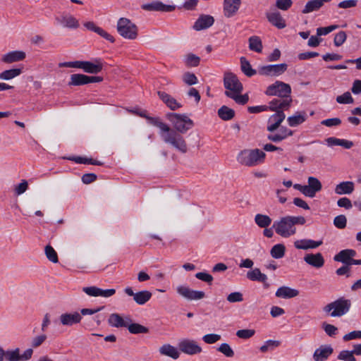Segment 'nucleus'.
Returning <instances> with one entry per match:
<instances>
[{
  "mask_svg": "<svg viewBox=\"0 0 361 361\" xmlns=\"http://www.w3.org/2000/svg\"><path fill=\"white\" fill-rule=\"evenodd\" d=\"M157 94L159 99L171 109L175 111L182 107V104L179 103L175 98L171 97L163 91H158Z\"/></svg>",
  "mask_w": 361,
  "mask_h": 361,
  "instance_id": "nucleus-19",
  "label": "nucleus"
},
{
  "mask_svg": "<svg viewBox=\"0 0 361 361\" xmlns=\"http://www.w3.org/2000/svg\"><path fill=\"white\" fill-rule=\"evenodd\" d=\"M82 291L92 297L109 298L116 293V290L114 288L104 290L97 286L83 287Z\"/></svg>",
  "mask_w": 361,
  "mask_h": 361,
  "instance_id": "nucleus-15",
  "label": "nucleus"
},
{
  "mask_svg": "<svg viewBox=\"0 0 361 361\" xmlns=\"http://www.w3.org/2000/svg\"><path fill=\"white\" fill-rule=\"evenodd\" d=\"M25 56V53L23 51H12L4 54L1 61L6 63H11L23 61Z\"/></svg>",
  "mask_w": 361,
  "mask_h": 361,
  "instance_id": "nucleus-29",
  "label": "nucleus"
},
{
  "mask_svg": "<svg viewBox=\"0 0 361 361\" xmlns=\"http://www.w3.org/2000/svg\"><path fill=\"white\" fill-rule=\"evenodd\" d=\"M288 65L285 63L267 65L259 68L258 72L262 75L279 76L286 71Z\"/></svg>",
  "mask_w": 361,
  "mask_h": 361,
  "instance_id": "nucleus-10",
  "label": "nucleus"
},
{
  "mask_svg": "<svg viewBox=\"0 0 361 361\" xmlns=\"http://www.w3.org/2000/svg\"><path fill=\"white\" fill-rule=\"evenodd\" d=\"M195 277L197 279L206 282L209 284H212L214 279L211 274L206 272H198L195 274Z\"/></svg>",
  "mask_w": 361,
  "mask_h": 361,
  "instance_id": "nucleus-62",
  "label": "nucleus"
},
{
  "mask_svg": "<svg viewBox=\"0 0 361 361\" xmlns=\"http://www.w3.org/2000/svg\"><path fill=\"white\" fill-rule=\"evenodd\" d=\"M356 251L352 249H345L340 251L334 257V261L342 262L350 266L352 258L356 255Z\"/></svg>",
  "mask_w": 361,
  "mask_h": 361,
  "instance_id": "nucleus-22",
  "label": "nucleus"
},
{
  "mask_svg": "<svg viewBox=\"0 0 361 361\" xmlns=\"http://www.w3.org/2000/svg\"><path fill=\"white\" fill-rule=\"evenodd\" d=\"M166 116L171 123L173 127V130L180 136L194 126L193 121L186 114L168 113Z\"/></svg>",
  "mask_w": 361,
  "mask_h": 361,
  "instance_id": "nucleus-2",
  "label": "nucleus"
},
{
  "mask_svg": "<svg viewBox=\"0 0 361 361\" xmlns=\"http://www.w3.org/2000/svg\"><path fill=\"white\" fill-rule=\"evenodd\" d=\"M21 73V68H11L9 70H6L0 73V79L9 80L20 75Z\"/></svg>",
  "mask_w": 361,
  "mask_h": 361,
  "instance_id": "nucleus-41",
  "label": "nucleus"
},
{
  "mask_svg": "<svg viewBox=\"0 0 361 361\" xmlns=\"http://www.w3.org/2000/svg\"><path fill=\"white\" fill-rule=\"evenodd\" d=\"M103 80V78L100 76H89L81 73L72 74L68 86H81L89 83L100 82Z\"/></svg>",
  "mask_w": 361,
  "mask_h": 361,
  "instance_id": "nucleus-9",
  "label": "nucleus"
},
{
  "mask_svg": "<svg viewBox=\"0 0 361 361\" xmlns=\"http://www.w3.org/2000/svg\"><path fill=\"white\" fill-rule=\"evenodd\" d=\"M117 31L123 38L135 39L137 37V25L128 18H121L117 23Z\"/></svg>",
  "mask_w": 361,
  "mask_h": 361,
  "instance_id": "nucleus-5",
  "label": "nucleus"
},
{
  "mask_svg": "<svg viewBox=\"0 0 361 361\" xmlns=\"http://www.w3.org/2000/svg\"><path fill=\"white\" fill-rule=\"evenodd\" d=\"M203 341L208 344H212L221 339V336L216 334H208L203 336Z\"/></svg>",
  "mask_w": 361,
  "mask_h": 361,
  "instance_id": "nucleus-61",
  "label": "nucleus"
},
{
  "mask_svg": "<svg viewBox=\"0 0 361 361\" xmlns=\"http://www.w3.org/2000/svg\"><path fill=\"white\" fill-rule=\"evenodd\" d=\"M266 154L259 149H244L238 155V161L246 166H254L264 161Z\"/></svg>",
  "mask_w": 361,
  "mask_h": 361,
  "instance_id": "nucleus-3",
  "label": "nucleus"
},
{
  "mask_svg": "<svg viewBox=\"0 0 361 361\" xmlns=\"http://www.w3.org/2000/svg\"><path fill=\"white\" fill-rule=\"evenodd\" d=\"M286 252V247L283 244H276L274 245L271 250L270 255L274 259H281L284 257Z\"/></svg>",
  "mask_w": 361,
  "mask_h": 361,
  "instance_id": "nucleus-43",
  "label": "nucleus"
},
{
  "mask_svg": "<svg viewBox=\"0 0 361 361\" xmlns=\"http://www.w3.org/2000/svg\"><path fill=\"white\" fill-rule=\"evenodd\" d=\"M176 291L180 296L188 300H201L205 297L204 291L194 290L185 286H178Z\"/></svg>",
  "mask_w": 361,
  "mask_h": 361,
  "instance_id": "nucleus-11",
  "label": "nucleus"
},
{
  "mask_svg": "<svg viewBox=\"0 0 361 361\" xmlns=\"http://www.w3.org/2000/svg\"><path fill=\"white\" fill-rule=\"evenodd\" d=\"M350 307V300L341 297L324 306L323 310L324 312L330 314L332 317H338L348 313Z\"/></svg>",
  "mask_w": 361,
  "mask_h": 361,
  "instance_id": "nucleus-4",
  "label": "nucleus"
},
{
  "mask_svg": "<svg viewBox=\"0 0 361 361\" xmlns=\"http://www.w3.org/2000/svg\"><path fill=\"white\" fill-rule=\"evenodd\" d=\"M179 350L188 355H195L202 352V348L193 340L184 339L178 344Z\"/></svg>",
  "mask_w": 361,
  "mask_h": 361,
  "instance_id": "nucleus-13",
  "label": "nucleus"
},
{
  "mask_svg": "<svg viewBox=\"0 0 361 361\" xmlns=\"http://www.w3.org/2000/svg\"><path fill=\"white\" fill-rule=\"evenodd\" d=\"M183 80L188 85H193L197 83L196 75L190 72H186L183 74Z\"/></svg>",
  "mask_w": 361,
  "mask_h": 361,
  "instance_id": "nucleus-53",
  "label": "nucleus"
},
{
  "mask_svg": "<svg viewBox=\"0 0 361 361\" xmlns=\"http://www.w3.org/2000/svg\"><path fill=\"white\" fill-rule=\"evenodd\" d=\"M246 276L250 281L263 283L265 288H268L269 286V284L267 282V275L262 273L259 268H255L254 269L248 271Z\"/></svg>",
  "mask_w": 361,
  "mask_h": 361,
  "instance_id": "nucleus-24",
  "label": "nucleus"
},
{
  "mask_svg": "<svg viewBox=\"0 0 361 361\" xmlns=\"http://www.w3.org/2000/svg\"><path fill=\"white\" fill-rule=\"evenodd\" d=\"M56 20L62 25L63 27L75 29L79 27V23L78 20L70 14L62 15L56 17Z\"/></svg>",
  "mask_w": 361,
  "mask_h": 361,
  "instance_id": "nucleus-27",
  "label": "nucleus"
},
{
  "mask_svg": "<svg viewBox=\"0 0 361 361\" xmlns=\"http://www.w3.org/2000/svg\"><path fill=\"white\" fill-rule=\"evenodd\" d=\"M224 86L226 90L224 92L226 96V93L235 94L241 93L243 90V86L241 82L238 78L237 75L231 72H226L224 75Z\"/></svg>",
  "mask_w": 361,
  "mask_h": 361,
  "instance_id": "nucleus-8",
  "label": "nucleus"
},
{
  "mask_svg": "<svg viewBox=\"0 0 361 361\" xmlns=\"http://www.w3.org/2000/svg\"><path fill=\"white\" fill-rule=\"evenodd\" d=\"M334 349L331 345H321L313 354L314 361H326L333 353Z\"/></svg>",
  "mask_w": 361,
  "mask_h": 361,
  "instance_id": "nucleus-21",
  "label": "nucleus"
},
{
  "mask_svg": "<svg viewBox=\"0 0 361 361\" xmlns=\"http://www.w3.org/2000/svg\"><path fill=\"white\" fill-rule=\"evenodd\" d=\"M241 0H224V13L227 18L233 16L238 11Z\"/></svg>",
  "mask_w": 361,
  "mask_h": 361,
  "instance_id": "nucleus-20",
  "label": "nucleus"
},
{
  "mask_svg": "<svg viewBox=\"0 0 361 361\" xmlns=\"http://www.w3.org/2000/svg\"><path fill=\"white\" fill-rule=\"evenodd\" d=\"M28 188V183L26 180H22L21 183L16 186L14 189L16 195H20L24 193Z\"/></svg>",
  "mask_w": 361,
  "mask_h": 361,
  "instance_id": "nucleus-60",
  "label": "nucleus"
},
{
  "mask_svg": "<svg viewBox=\"0 0 361 361\" xmlns=\"http://www.w3.org/2000/svg\"><path fill=\"white\" fill-rule=\"evenodd\" d=\"M226 97L233 99L237 104L244 105L247 103L249 97L247 94H240V93L230 94L226 93Z\"/></svg>",
  "mask_w": 361,
  "mask_h": 361,
  "instance_id": "nucleus-45",
  "label": "nucleus"
},
{
  "mask_svg": "<svg viewBox=\"0 0 361 361\" xmlns=\"http://www.w3.org/2000/svg\"><path fill=\"white\" fill-rule=\"evenodd\" d=\"M85 61H75L61 63L60 67L80 68L83 70Z\"/></svg>",
  "mask_w": 361,
  "mask_h": 361,
  "instance_id": "nucleus-52",
  "label": "nucleus"
},
{
  "mask_svg": "<svg viewBox=\"0 0 361 361\" xmlns=\"http://www.w3.org/2000/svg\"><path fill=\"white\" fill-rule=\"evenodd\" d=\"M142 8L147 11L171 12L176 9L174 5H167L159 1H154L142 5Z\"/></svg>",
  "mask_w": 361,
  "mask_h": 361,
  "instance_id": "nucleus-14",
  "label": "nucleus"
},
{
  "mask_svg": "<svg viewBox=\"0 0 361 361\" xmlns=\"http://www.w3.org/2000/svg\"><path fill=\"white\" fill-rule=\"evenodd\" d=\"M304 261L315 268H321L324 264V259L320 252L316 254H307L304 257Z\"/></svg>",
  "mask_w": 361,
  "mask_h": 361,
  "instance_id": "nucleus-26",
  "label": "nucleus"
},
{
  "mask_svg": "<svg viewBox=\"0 0 361 361\" xmlns=\"http://www.w3.org/2000/svg\"><path fill=\"white\" fill-rule=\"evenodd\" d=\"M338 27L337 25H332L328 27H321L317 29V36L326 35Z\"/></svg>",
  "mask_w": 361,
  "mask_h": 361,
  "instance_id": "nucleus-56",
  "label": "nucleus"
},
{
  "mask_svg": "<svg viewBox=\"0 0 361 361\" xmlns=\"http://www.w3.org/2000/svg\"><path fill=\"white\" fill-rule=\"evenodd\" d=\"M307 188L308 197H314L317 192H319L322 189V185L320 180L313 176H310L307 179Z\"/></svg>",
  "mask_w": 361,
  "mask_h": 361,
  "instance_id": "nucleus-23",
  "label": "nucleus"
},
{
  "mask_svg": "<svg viewBox=\"0 0 361 361\" xmlns=\"http://www.w3.org/2000/svg\"><path fill=\"white\" fill-rule=\"evenodd\" d=\"M267 18L270 23L279 29H283L286 26L284 19L279 11L267 13Z\"/></svg>",
  "mask_w": 361,
  "mask_h": 361,
  "instance_id": "nucleus-30",
  "label": "nucleus"
},
{
  "mask_svg": "<svg viewBox=\"0 0 361 361\" xmlns=\"http://www.w3.org/2000/svg\"><path fill=\"white\" fill-rule=\"evenodd\" d=\"M159 353L174 360L178 359L180 356V353L177 348L170 344H164L160 347Z\"/></svg>",
  "mask_w": 361,
  "mask_h": 361,
  "instance_id": "nucleus-34",
  "label": "nucleus"
},
{
  "mask_svg": "<svg viewBox=\"0 0 361 361\" xmlns=\"http://www.w3.org/2000/svg\"><path fill=\"white\" fill-rule=\"evenodd\" d=\"M337 359L343 361H356V358L353 355L352 351L348 350H341L339 353Z\"/></svg>",
  "mask_w": 361,
  "mask_h": 361,
  "instance_id": "nucleus-49",
  "label": "nucleus"
},
{
  "mask_svg": "<svg viewBox=\"0 0 361 361\" xmlns=\"http://www.w3.org/2000/svg\"><path fill=\"white\" fill-rule=\"evenodd\" d=\"M249 49L257 53L262 51V43L260 38L257 36H252L249 38Z\"/></svg>",
  "mask_w": 361,
  "mask_h": 361,
  "instance_id": "nucleus-44",
  "label": "nucleus"
},
{
  "mask_svg": "<svg viewBox=\"0 0 361 361\" xmlns=\"http://www.w3.org/2000/svg\"><path fill=\"white\" fill-rule=\"evenodd\" d=\"M200 58L195 54H189L186 57V63L189 66L196 67L200 64Z\"/></svg>",
  "mask_w": 361,
  "mask_h": 361,
  "instance_id": "nucleus-58",
  "label": "nucleus"
},
{
  "mask_svg": "<svg viewBox=\"0 0 361 361\" xmlns=\"http://www.w3.org/2000/svg\"><path fill=\"white\" fill-rule=\"evenodd\" d=\"M281 341L277 340H267L259 347V351L262 353L271 352L281 345Z\"/></svg>",
  "mask_w": 361,
  "mask_h": 361,
  "instance_id": "nucleus-38",
  "label": "nucleus"
},
{
  "mask_svg": "<svg viewBox=\"0 0 361 361\" xmlns=\"http://www.w3.org/2000/svg\"><path fill=\"white\" fill-rule=\"evenodd\" d=\"M291 103V97H289L288 99H274L269 102V109L274 111H277V110L283 111L284 109H288L290 107Z\"/></svg>",
  "mask_w": 361,
  "mask_h": 361,
  "instance_id": "nucleus-25",
  "label": "nucleus"
},
{
  "mask_svg": "<svg viewBox=\"0 0 361 361\" xmlns=\"http://www.w3.org/2000/svg\"><path fill=\"white\" fill-rule=\"evenodd\" d=\"M323 242L322 240L315 241L310 239L298 240L294 242V246L299 250L314 249L320 246Z\"/></svg>",
  "mask_w": 361,
  "mask_h": 361,
  "instance_id": "nucleus-28",
  "label": "nucleus"
},
{
  "mask_svg": "<svg viewBox=\"0 0 361 361\" xmlns=\"http://www.w3.org/2000/svg\"><path fill=\"white\" fill-rule=\"evenodd\" d=\"M131 322L132 319L129 315L123 317L118 313L111 314L108 319V324L116 328L127 327L128 323Z\"/></svg>",
  "mask_w": 361,
  "mask_h": 361,
  "instance_id": "nucleus-16",
  "label": "nucleus"
},
{
  "mask_svg": "<svg viewBox=\"0 0 361 361\" xmlns=\"http://www.w3.org/2000/svg\"><path fill=\"white\" fill-rule=\"evenodd\" d=\"M355 185L352 181H343L338 184L335 188V192L338 195L352 193L354 190Z\"/></svg>",
  "mask_w": 361,
  "mask_h": 361,
  "instance_id": "nucleus-33",
  "label": "nucleus"
},
{
  "mask_svg": "<svg viewBox=\"0 0 361 361\" xmlns=\"http://www.w3.org/2000/svg\"><path fill=\"white\" fill-rule=\"evenodd\" d=\"M255 334L254 329H240L237 331L236 336L240 338L247 339L253 336Z\"/></svg>",
  "mask_w": 361,
  "mask_h": 361,
  "instance_id": "nucleus-55",
  "label": "nucleus"
},
{
  "mask_svg": "<svg viewBox=\"0 0 361 361\" xmlns=\"http://www.w3.org/2000/svg\"><path fill=\"white\" fill-rule=\"evenodd\" d=\"M217 350L228 357H232L234 356V351L226 343H221Z\"/></svg>",
  "mask_w": 361,
  "mask_h": 361,
  "instance_id": "nucleus-51",
  "label": "nucleus"
},
{
  "mask_svg": "<svg viewBox=\"0 0 361 361\" xmlns=\"http://www.w3.org/2000/svg\"><path fill=\"white\" fill-rule=\"evenodd\" d=\"M4 357L8 361H20V349L16 348L12 350L5 351Z\"/></svg>",
  "mask_w": 361,
  "mask_h": 361,
  "instance_id": "nucleus-47",
  "label": "nucleus"
},
{
  "mask_svg": "<svg viewBox=\"0 0 361 361\" xmlns=\"http://www.w3.org/2000/svg\"><path fill=\"white\" fill-rule=\"evenodd\" d=\"M136 115L145 118L148 123L159 128V135L166 144L171 145L173 148L181 153H186L188 151L187 143L183 136L179 135L166 123L161 121L159 117H152L147 115L146 111H133Z\"/></svg>",
  "mask_w": 361,
  "mask_h": 361,
  "instance_id": "nucleus-1",
  "label": "nucleus"
},
{
  "mask_svg": "<svg viewBox=\"0 0 361 361\" xmlns=\"http://www.w3.org/2000/svg\"><path fill=\"white\" fill-rule=\"evenodd\" d=\"M291 87L290 85L277 80L267 87L265 94L267 96H277L281 98L290 97Z\"/></svg>",
  "mask_w": 361,
  "mask_h": 361,
  "instance_id": "nucleus-7",
  "label": "nucleus"
},
{
  "mask_svg": "<svg viewBox=\"0 0 361 361\" xmlns=\"http://www.w3.org/2000/svg\"><path fill=\"white\" fill-rule=\"evenodd\" d=\"M323 329H324L325 333L328 336H331V337L335 336L338 331V329L335 326H334L332 324H326V323L323 324Z\"/></svg>",
  "mask_w": 361,
  "mask_h": 361,
  "instance_id": "nucleus-64",
  "label": "nucleus"
},
{
  "mask_svg": "<svg viewBox=\"0 0 361 361\" xmlns=\"http://www.w3.org/2000/svg\"><path fill=\"white\" fill-rule=\"evenodd\" d=\"M334 226L339 228L343 229L346 227L347 219L345 215L341 214L336 216L334 219Z\"/></svg>",
  "mask_w": 361,
  "mask_h": 361,
  "instance_id": "nucleus-54",
  "label": "nucleus"
},
{
  "mask_svg": "<svg viewBox=\"0 0 361 361\" xmlns=\"http://www.w3.org/2000/svg\"><path fill=\"white\" fill-rule=\"evenodd\" d=\"M214 23V18L210 15H200L195 22L192 28L197 31L205 30L211 27Z\"/></svg>",
  "mask_w": 361,
  "mask_h": 361,
  "instance_id": "nucleus-18",
  "label": "nucleus"
},
{
  "mask_svg": "<svg viewBox=\"0 0 361 361\" xmlns=\"http://www.w3.org/2000/svg\"><path fill=\"white\" fill-rule=\"evenodd\" d=\"M218 116L223 121H230L235 116V111L227 106H222L218 110Z\"/></svg>",
  "mask_w": 361,
  "mask_h": 361,
  "instance_id": "nucleus-36",
  "label": "nucleus"
},
{
  "mask_svg": "<svg viewBox=\"0 0 361 361\" xmlns=\"http://www.w3.org/2000/svg\"><path fill=\"white\" fill-rule=\"evenodd\" d=\"M292 4V0H276V6L282 11L288 10Z\"/></svg>",
  "mask_w": 361,
  "mask_h": 361,
  "instance_id": "nucleus-59",
  "label": "nucleus"
},
{
  "mask_svg": "<svg viewBox=\"0 0 361 361\" xmlns=\"http://www.w3.org/2000/svg\"><path fill=\"white\" fill-rule=\"evenodd\" d=\"M286 118V115L283 113V111L277 110L275 114H272L268 121V123L271 122H276L281 124Z\"/></svg>",
  "mask_w": 361,
  "mask_h": 361,
  "instance_id": "nucleus-50",
  "label": "nucleus"
},
{
  "mask_svg": "<svg viewBox=\"0 0 361 361\" xmlns=\"http://www.w3.org/2000/svg\"><path fill=\"white\" fill-rule=\"evenodd\" d=\"M276 233L283 237L288 238L296 233V228L293 225L290 216L282 217L279 221H275L272 225Z\"/></svg>",
  "mask_w": 361,
  "mask_h": 361,
  "instance_id": "nucleus-6",
  "label": "nucleus"
},
{
  "mask_svg": "<svg viewBox=\"0 0 361 361\" xmlns=\"http://www.w3.org/2000/svg\"><path fill=\"white\" fill-rule=\"evenodd\" d=\"M124 292L129 296H133L134 301L140 305H145L152 298V294L150 291L145 290L134 293L131 287H126Z\"/></svg>",
  "mask_w": 361,
  "mask_h": 361,
  "instance_id": "nucleus-12",
  "label": "nucleus"
},
{
  "mask_svg": "<svg viewBox=\"0 0 361 361\" xmlns=\"http://www.w3.org/2000/svg\"><path fill=\"white\" fill-rule=\"evenodd\" d=\"M82 317L78 312L63 313L59 317L60 323L63 326H73L81 322Z\"/></svg>",
  "mask_w": 361,
  "mask_h": 361,
  "instance_id": "nucleus-17",
  "label": "nucleus"
},
{
  "mask_svg": "<svg viewBox=\"0 0 361 361\" xmlns=\"http://www.w3.org/2000/svg\"><path fill=\"white\" fill-rule=\"evenodd\" d=\"M240 61L241 71L246 76L252 77L257 73L256 70L252 68L250 62L246 59L245 57H240Z\"/></svg>",
  "mask_w": 361,
  "mask_h": 361,
  "instance_id": "nucleus-37",
  "label": "nucleus"
},
{
  "mask_svg": "<svg viewBox=\"0 0 361 361\" xmlns=\"http://www.w3.org/2000/svg\"><path fill=\"white\" fill-rule=\"evenodd\" d=\"M129 332L132 334H147L149 333V329L145 326H142L138 323H128L127 327Z\"/></svg>",
  "mask_w": 361,
  "mask_h": 361,
  "instance_id": "nucleus-39",
  "label": "nucleus"
},
{
  "mask_svg": "<svg viewBox=\"0 0 361 361\" xmlns=\"http://www.w3.org/2000/svg\"><path fill=\"white\" fill-rule=\"evenodd\" d=\"M299 291L288 286H281L276 292V296L281 298H292L298 296Z\"/></svg>",
  "mask_w": 361,
  "mask_h": 361,
  "instance_id": "nucleus-32",
  "label": "nucleus"
},
{
  "mask_svg": "<svg viewBox=\"0 0 361 361\" xmlns=\"http://www.w3.org/2000/svg\"><path fill=\"white\" fill-rule=\"evenodd\" d=\"M323 6L322 3L321 1L317 0H310L307 2L304 8L302 11V13H309L312 11H319Z\"/></svg>",
  "mask_w": 361,
  "mask_h": 361,
  "instance_id": "nucleus-40",
  "label": "nucleus"
},
{
  "mask_svg": "<svg viewBox=\"0 0 361 361\" xmlns=\"http://www.w3.org/2000/svg\"><path fill=\"white\" fill-rule=\"evenodd\" d=\"M227 300L229 302H238L243 300V294L240 292H233L227 296Z\"/></svg>",
  "mask_w": 361,
  "mask_h": 361,
  "instance_id": "nucleus-63",
  "label": "nucleus"
},
{
  "mask_svg": "<svg viewBox=\"0 0 361 361\" xmlns=\"http://www.w3.org/2000/svg\"><path fill=\"white\" fill-rule=\"evenodd\" d=\"M271 219L265 214H257L255 216V224L260 228H267L271 224Z\"/></svg>",
  "mask_w": 361,
  "mask_h": 361,
  "instance_id": "nucleus-42",
  "label": "nucleus"
},
{
  "mask_svg": "<svg viewBox=\"0 0 361 361\" xmlns=\"http://www.w3.org/2000/svg\"><path fill=\"white\" fill-rule=\"evenodd\" d=\"M44 251L47 258L50 262L53 263H57L59 262L58 255L51 245H47L44 248Z\"/></svg>",
  "mask_w": 361,
  "mask_h": 361,
  "instance_id": "nucleus-46",
  "label": "nucleus"
},
{
  "mask_svg": "<svg viewBox=\"0 0 361 361\" xmlns=\"http://www.w3.org/2000/svg\"><path fill=\"white\" fill-rule=\"evenodd\" d=\"M336 102L339 104H353L354 102V99L349 92H345L343 94L339 95L336 97Z\"/></svg>",
  "mask_w": 361,
  "mask_h": 361,
  "instance_id": "nucleus-48",
  "label": "nucleus"
},
{
  "mask_svg": "<svg viewBox=\"0 0 361 361\" xmlns=\"http://www.w3.org/2000/svg\"><path fill=\"white\" fill-rule=\"evenodd\" d=\"M103 65L99 59H96L95 63L85 61L83 71L90 74H97L102 71Z\"/></svg>",
  "mask_w": 361,
  "mask_h": 361,
  "instance_id": "nucleus-31",
  "label": "nucleus"
},
{
  "mask_svg": "<svg viewBox=\"0 0 361 361\" xmlns=\"http://www.w3.org/2000/svg\"><path fill=\"white\" fill-rule=\"evenodd\" d=\"M346 33L344 31L338 32L334 37V43L336 47L341 46L346 40Z\"/></svg>",
  "mask_w": 361,
  "mask_h": 361,
  "instance_id": "nucleus-57",
  "label": "nucleus"
},
{
  "mask_svg": "<svg viewBox=\"0 0 361 361\" xmlns=\"http://www.w3.org/2000/svg\"><path fill=\"white\" fill-rule=\"evenodd\" d=\"M306 120V113L305 111L302 112H296L293 116H289L287 118L288 123L291 127L297 126Z\"/></svg>",
  "mask_w": 361,
  "mask_h": 361,
  "instance_id": "nucleus-35",
  "label": "nucleus"
}]
</instances>
